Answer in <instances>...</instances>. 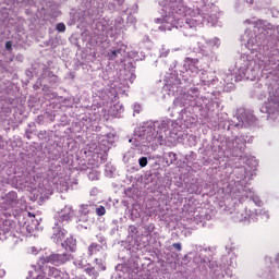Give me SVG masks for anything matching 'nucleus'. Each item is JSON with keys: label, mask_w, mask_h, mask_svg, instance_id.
I'll return each mask as SVG.
<instances>
[{"label": "nucleus", "mask_w": 279, "mask_h": 279, "mask_svg": "<svg viewBox=\"0 0 279 279\" xmlns=\"http://www.w3.org/2000/svg\"><path fill=\"white\" fill-rule=\"evenodd\" d=\"M201 9L193 11L184 0H162L159 2L161 17L154 20L159 32L180 29L183 36H194L199 25H216L219 21V8L203 0Z\"/></svg>", "instance_id": "f257e3e1"}, {"label": "nucleus", "mask_w": 279, "mask_h": 279, "mask_svg": "<svg viewBox=\"0 0 279 279\" xmlns=\"http://www.w3.org/2000/svg\"><path fill=\"white\" fill-rule=\"evenodd\" d=\"M243 25L246 27L244 35L242 36V43L244 47L255 53L254 56L243 54L240 58V75L235 76V80H256L259 73L263 71H274L278 69L276 64H269L268 68L259 66L257 60L260 53L266 58H269L274 52L271 48H265L267 44V34H271L274 25L265 20H245ZM259 66V68H258Z\"/></svg>", "instance_id": "f03ea898"}, {"label": "nucleus", "mask_w": 279, "mask_h": 279, "mask_svg": "<svg viewBox=\"0 0 279 279\" xmlns=\"http://www.w3.org/2000/svg\"><path fill=\"white\" fill-rule=\"evenodd\" d=\"M182 126L169 118L156 121L144 122L135 129L133 138L129 143H133L140 151H147L151 145H165L167 138H180L178 133Z\"/></svg>", "instance_id": "7ed1b4c3"}, {"label": "nucleus", "mask_w": 279, "mask_h": 279, "mask_svg": "<svg viewBox=\"0 0 279 279\" xmlns=\"http://www.w3.org/2000/svg\"><path fill=\"white\" fill-rule=\"evenodd\" d=\"M227 255L221 257V264L216 260H211L213 254H215L213 247L195 246L193 252H190L183 257L184 263L192 259L197 267L202 269L209 267L208 279H226V267H233L236 263V254L232 253V246H226Z\"/></svg>", "instance_id": "20e7f679"}, {"label": "nucleus", "mask_w": 279, "mask_h": 279, "mask_svg": "<svg viewBox=\"0 0 279 279\" xmlns=\"http://www.w3.org/2000/svg\"><path fill=\"white\" fill-rule=\"evenodd\" d=\"M208 99L204 101L199 97V88L192 87L187 92L183 93L181 96L177 97L173 101L175 108H183L181 110V120L185 126L191 128L197 121V112H202L204 104L210 112H215V107L219 108V101L211 100L207 102Z\"/></svg>", "instance_id": "39448f33"}, {"label": "nucleus", "mask_w": 279, "mask_h": 279, "mask_svg": "<svg viewBox=\"0 0 279 279\" xmlns=\"http://www.w3.org/2000/svg\"><path fill=\"white\" fill-rule=\"evenodd\" d=\"M73 257L69 253H51L50 255L41 256L37 266H32L28 270L26 279H62L64 274L56 267L66 265ZM50 265H56L49 266Z\"/></svg>", "instance_id": "423d86ee"}, {"label": "nucleus", "mask_w": 279, "mask_h": 279, "mask_svg": "<svg viewBox=\"0 0 279 279\" xmlns=\"http://www.w3.org/2000/svg\"><path fill=\"white\" fill-rule=\"evenodd\" d=\"M267 35L264 49H270L272 53L268 57L259 53L256 62L259 64L258 68L263 66L264 69H269V64H276L277 69H279V25L276 27L272 26L271 33Z\"/></svg>", "instance_id": "0eeeda50"}, {"label": "nucleus", "mask_w": 279, "mask_h": 279, "mask_svg": "<svg viewBox=\"0 0 279 279\" xmlns=\"http://www.w3.org/2000/svg\"><path fill=\"white\" fill-rule=\"evenodd\" d=\"M246 143H254V136L241 134L240 136L226 135L221 141L219 148L222 154L227 156H233L234 158L241 157V154L245 151Z\"/></svg>", "instance_id": "6e6552de"}, {"label": "nucleus", "mask_w": 279, "mask_h": 279, "mask_svg": "<svg viewBox=\"0 0 279 279\" xmlns=\"http://www.w3.org/2000/svg\"><path fill=\"white\" fill-rule=\"evenodd\" d=\"M267 88L268 100L262 106L260 112L268 114V120L276 121L279 112V81L270 83Z\"/></svg>", "instance_id": "1a4fd4ad"}, {"label": "nucleus", "mask_w": 279, "mask_h": 279, "mask_svg": "<svg viewBox=\"0 0 279 279\" xmlns=\"http://www.w3.org/2000/svg\"><path fill=\"white\" fill-rule=\"evenodd\" d=\"M134 80H136V74L132 72H128L125 74H120L119 81H116L113 83V89L112 90H106L107 96H104V101H113L117 99V93H120V95H123V93L128 92V88H130V84H134Z\"/></svg>", "instance_id": "9d476101"}, {"label": "nucleus", "mask_w": 279, "mask_h": 279, "mask_svg": "<svg viewBox=\"0 0 279 279\" xmlns=\"http://www.w3.org/2000/svg\"><path fill=\"white\" fill-rule=\"evenodd\" d=\"M197 85L207 90V93H210V95H215V90L216 93L222 92L223 81L219 80L217 72L204 71L199 74V83ZM208 89H211V92Z\"/></svg>", "instance_id": "9b49d317"}, {"label": "nucleus", "mask_w": 279, "mask_h": 279, "mask_svg": "<svg viewBox=\"0 0 279 279\" xmlns=\"http://www.w3.org/2000/svg\"><path fill=\"white\" fill-rule=\"evenodd\" d=\"M256 121L257 119L254 113L243 110L239 111L232 120L228 121L225 124V129L227 128V132H230L234 130V128L238 130H240V128H252V125H256Z\"/></svg>", "instance_id": "f8f14e48"}, {"label": "nucleus", "mask_w": 279, "mask_h": 279, "mask_svg": "<svg viewBox=\"0 0 279 279\" xmlns=\"http://www.w3.org/2000/svg\"><path fill=\"white\" fill-rule=\"evenodd\" d=\"M247 178V169L245 167H238L234 168L232 173L230 174V180L228 182V189L231 197H234V193L241 189H247L248 186L246 184Z\"/></svg>", "instance_id": "ddd939ff"}, {"label": "nucleus", "mask_w": 279, "mask_h": 279, "mask_svg": "<svg viewBox=\"0 0 279 279\" xmlns=\"http://www.w3.org/2000/svg\"><path fill=\"white\" fill-rule=\"evenodd\" d=\"M117 23L121 25V19L116 20L114 24L106 20L97 22L93 31L94 36L97 38L96 43H101L102 40H106L108 36H112V32H117L119 29Z\"/></svg>", "instance_id": "4468645a"}, {"label": "nucleus", "mask_w": 279, "mask_h": 279, "mask_svg": "<svg viewBox=\"0 0 279 279\" xmlns=\"http://www.w3.org/2000/svg\"><path fill=\"white\" fill-rule=\"evenodd\" d=\"M180 88H182V81H180V76L175 74V70L167 73L165 76L163 90H168V95L175 96L180 93Z\"/></svg>", "instance_id": "2eb2a0df"}, {"label": "nucleus", "mask_w": 279, "mask_h": 279, "mask_svg": "<svg viewBox=\"0 0 279 279\" xmlns=\"http://www.w3.org/2000/svg\"><path fill=\"white\" fill-rule=\"evenodd\" d=\"M232 199H238L240 204H243L245 199H252L256 206H263V201L250 186H240V189L234 193V196H232Z\"/></svg>", "instance_id": "dca6fc26"}, {"label": "nucleus", "mask_w": 279, "mask_h": 279, "mask_svg": "<svg viewBox=\"0 0 279 279\" xmlns=\"http://www.w3.org/2000/svg\"><path fill=\"white\" fill-rule=\"evenodd\" d=\"M16 3H19V0H0V20L1 21H3L4 19H8V14L16 10ZM33 3H34L33 0L22 1V5H32Z\"/></svg>", "instance_id": "f3484780"}, {"label": "nucleus", "mask_w": 279, "mask_h": 279, "mask_svg": "<svg viewBox=\"0 0 279 279\" xmlns=\"http://www.w3.org/2000/svg\"><path fill=\"white\" fill-rule=\"evenodd\" d=\"M241 68H239L238 73L234 75L232 71H228L222 76V84L223 87H221L222 93H231V90H234V82H242V80H250L251 82H254L252 78H241L236 81V77L241 75Z\"/></svg>", "instance_id": "a211bd4d"}, {"label": "nucleus", "mask_w": 279, "mask_h": 279, "mask_svg": "<svg viewBox=\"0 0 279 279\" xmlns=\"http://www.w3.org/2000/svg\"><path fill=\"white\" fill-rule=\"evenodd\" d=\"M19 204V194L11 191L0 197V208L2 210H13Z\"/></svg>", "instance_id": "6ab92c4d"}, {"label": "nucleus", "mask_w": 279, "mask_h": 279, "mask_svg": "<svg viewBox=\"0 0 279 279\" xmlns=\"http://www.w3.org/2000/svg\"><path fill=\"white\" fill-rule=\"evenodd\" d=\"M231 218L235 222L250 223L252 220V209H247V207H243V205H239L234 213L231 211Z\"/></svg>", "instance_id": "aec40b11"}, {"label": "nucleus", "mask_w": 279, "mask_h": 279, "mask_svg": "<svg viewBox=\"0 0 279 279\" xmlns=\"http://www.w3.org/2000/svg\"><path fill=\"white\" fill-rule=\"evenodd\" d=\"M74 215L75 213L73 211V207L66 205L64 208L58 211L54 223L66 226V223L73 219Z\"/></svg>", "instance_id": "412c9836"}, {"label": "nucleus", "mask_w": 279, "mask_h": 279, "mask_svg": "<svg viewBox=\"0 0 279 279\" xmlns=\"http://www.w3.org/2000/svg\"><path fill=\"white\" fill-rule=\"evenodd\" d=\"M41 69L43 73L39 77L40 86H47V84H49L50 86H56V84H58V76L45 66H43Z\"/></svg>", "instance_id": "4be33fe9"}, {"label": "nucleus", "mask_w": 279, "mask_h": 279, "mask_svg": "<svg viewBox=\"0 0 279 279\" xmlns=\"http://www.w3.org/2000/svg\"><path fill=\"white\" fill-rule=\"evenodd\" d=\"M95 213V205L93 204H83L80 206L77 221L81 223H88L90 215Z\"/></svg>", "instance_id": "5701e85b"}, {"label": "nucleus", "mask_w": 279, "mask_h": 279, "mask_svg": "<svg viewBox=\"0 0 279 279\" xmlns=\"http://www.w3.org/2000/svg\"><path fill=\"white\" fill-rule=\"evenodd\" d=\"M63 226L64 225H60V222H54L51 235L53 243H62V241H64V236H66V230L63 228Z\"/></svg>", "instance_id": "b1692460"}, {"label": "nucleus", "mask_w": 279, "mask_h": 279, "mask_svg": "<svg viewBox=\"0 0 279 279\" xmlns=\"http://www.w3.org/2000/svg\"><path fill=\"white\" fill-rule=\"evenodd\" d=\"M12 236V223L10 220L0 219V241H5Z\"/></svg>", "instance_id": "393cba45"}, {"label": "nucleus", "mask_w": 279, "mask_h": 279, "mask_svg": "<svg viewBox=\"0 0 279 279\" xmlns=\"http://www.w3.org/2000/svg\"><path fill=\"white\" fill-rule=\"evenodd\" d=\"M129 279H149V274L141 275V268L138 264H133L126 270Z\"/></svg>", "instance_id": "a878e982"}, {"label": "nucleus", "mask_w": 279, "mask_h": 279, "mask_svg": "<svg viewBox=\"0 0 279 279\" xmlns=\"http://www.w3.org/2000/svg\"><path fill=\"white\" fill-rule=\"evenodd\" d=\"M109 60L113 62H123L125 58V47H118L108 52Z\"/></svg>", "instance_id": "bb28decb"}, {"label": "nucleus", "mask_w": 279, "mask_h": 279, "mask_svg": "<svg viewBox=\"0 0 279 279\" xmlns=\"http://www.w3.org/2000/svg\"><path fill=\"white\" fill-rule=\"evenodd\" d=\"M251 211L252 221H258V219L267 221L269 219V210L267 209H251Z\"/></svg>", "instance_id": "cd10ccee"}, {"label": "nucleus", "mask_w": 279, "mask_h": 279, "mask_svg": "<svg viewBox=\"0 0 279 279\" xmlns=\"http://www.w3.org/2000/svg\"><path fill=\"white\" fill-rule=\"evenodd\" d=\"M203 43H206V45H208V47H210L211 49H219V47H221V39H219L218 37H214L209 40H206L204 37H202L198 41V47L201 51Z\"/></svg>", "instance_id": "c85d7f7f"}, {"label": "nucleus", "mask_w": 279, "mask_h": 279, "mask_svg": "<svg viewBox=\"0 0 279 279\" xmlns=\"http://www.w3.org/2000/svg\"><path fill=\"white\" fill-rule=\"evenodd\" d=\"M199 60L197 59H192V58H186L183 64V70H180L181 73H189V71H197V68L195 64H197Z\"/></svg>", "instance_id": "c756f323"}, {"label": "nucleus", "mask_w": 279, "mask_h": 279, "mask_svg": "<svg viewBox=\"0 0 279 279\" xmlns=\"http://www.w3.org/2000/svg\"><path fill=\"white\" fill-rule=\"evenodd\" d=\"M104 3L108 7V10L117 12V10H120L121 5L125 3V0H104Z\"/></svg>", "instance_id": "7c9ffc66"}, {"label": "nucleus", "mask_w": 279, "mask_h": 279, "mask_svg": "<svg viewBox=\"0 0 279 279\" xmlns=\"http://www.w3.org/2000/svg\"><path fill=\"white\" fill-rule=\"evenodd\" d=\"M124 110L125 109L123 107V104L117 102L110 107L109 114H111V117H114L116 119H120L121 113L124 112Z\"/></svg>", "instance_id": "2f4dec72"}, {"label": "nucleus", "mask_w": 279, "mask_h": 279, "mask_svg": "<svg viewBox=\"0 0 279 279\" xmlns=\"http://www.w3.org/2000/svg\"><path fill=\"white\" fill-rule=\"evenodd\" d=\"M62 247L65 250H69V252H75V248L77 247V242L73 236L66 238L65 241L61 242Z\"/></svg>", "instance_id": "473e14b6"}, {"label": "nucleus", "mask_w": 279, "mask_h": 279, "mask_svg": "<svg viewBox=\"0 0 279 279\" xmlns=\"http://www.w3.org/2000/svg\"><path fill=\"white\" fill-rule=\"evenodd\" d=\"M101 250V245L97 244V242H92L87 247V256H96V254H99Z\"/></svg>", "instance_id": "72a5a7b5"}, {"label": "nucleus", "mask_w": 279, "mask_h": 279, "mask_svg": "<svg viewBox=\"0 0 279 279\" xmlns=\"http://www.w3.org/2000/svg\"><path fill=\"white\" fill-rule=\"evenodd\" d=\"M213 219V216L210 214H205V215H196L194 217V222L197 223V226L204 227V223L206 221H210Z\"/></svg>", "instance_id": "f704fd0d"}, {"label": "nucleus", "mask_w": 279, "mask_h": 279, "mask_svg": "<svg viewBox=\"0 0 279 279\" xmlns=\"http://www.w3.org/2000/svg\"><path fill=\"white\" fill-rule=\"evenodd\" d=\"M263 90V83L257 82L254 85V93L255 95H257L258 99H265V97H267V94H265V92H260Z\"/></svg>", "instance_id": "c9c22d12"}, {"label": "nucleus", "mask_w": 279, "mask_h": 279, "mask_svg": "<svg viewBox=\"0 0 279 279\" xmlns=\"http://www.w3.org/2000/svg\"><path fill=\"white\" fill-rule=\"evenodd\" d=\"M128 269L129 267L124 264H118L116 266V271H118L119 278H122V276H125V274H128Z\"/></svg>", "instance_id": "e433bc0d"}, {"label": "nucleus", "mask_w": 279, "mask_h": 279, "mask_svg": "<svg viewBox=\"0 0 279 279\" xmlns=\"http://www.w3.org/2000/svg\"><path fill=\"white\" fill-rule=\"evenodd\" d=\"M84 271H85V274H87V276H90L92 278H97V276H98L97 269H95V267L90 266V264L85 266Z\"/></svg>", "instance_id": "4c0bfd02"}, {"label": "nucleus", "mask_w": 279, "mask_h": 279, "mask_svg": "<svg viewBox=\"0 0 279 279\" xmlns=\"http://www.w3.org/2000/svg\"><path fill=\"white\" fill-rule=\"evenodd\" d=\"M134 160V149L126 151L123 156V162L130 165Z\"/></svg>", "instance_id": "58836bf2"}, {"label": "nucleus", "mask_w": 279, "mask_h": 279, "mask_svg": "<svg viewBox=\"0 0 279 279\" xmlns=\"http://www.w3.org/2000/svg\"><path fill=\"white\" fill-rule=\"evenodd\" d=\"M114 166H112L111 163H106L105 165V175L107 178H112V175H114Z\"/></svg>", "instance_id": "ea45409f"}, {"label": "nucleus", "mask_w": 279, "mask_h": 279, "mask_svg": "<svg viewBox=\"0 0 279 279\" xmlns=\"http://www.w3.org/2000/svg\"><path fill=\"white\" fill-rule=\"evenodd\" d=\"M234 10L238 13L245 11V2H241V0H236L234 3Z\"/></svg>", "instance_id": "a19ab883"}, {"label": "nucleus", "mask_w": 279, "mask_h": 279, "mask_svg": "<svg viewBox=\"0 0 279 279\" xmlns=\"http://www.w3.org/2000/svg\"><path fill=\"white\" fill-rule=\"evenodd\" d=\"M189 193L197 194L199 193V184L197 182H192L187 187Z\"/></svg>", "instance_id": "79ce46f5"}, {"label": "nucleus", "mask_w": 279, "mask_h": 279, "mask_svg": "<svg viewBox=\"0 0 279 279\" xmlns=\"http://www.w3.org/2000/svg\"><path fill=\"white\" fill-rule=\"evenodd\" d=\"M170 51L171 50L169 49V47L162 45L159 48V58H167V56H169Z\"/></svg>", "instance_id": "37998d69"}, {"label": "nucleus", "mask_w": 279, "mask_h": 279, "mask_svg": "<svg viewBox=\"0 0 279 279\" xmlns=\"http://www.w3.org/2000/svg\"><path fill=\"white\" fill-rule=\"evenodd\" d=\"M141 218V213L138 211V209L136 208H132L130 210V219H132V221H136V219Z\"/></svg>", "instance_id": "c03bdc74"}, {"label": "nucleus", "mask_w": 279, "mask_h": 279, "mask_svg": "<svg viewBox=\"0 0 279 279\" xmlns=\"http://www.w3.org/2000/svg\"><path fill=\"white\" fill-rule=\"evenodd\" d=\"M149 160H151V157L147 158V157H140L137 162L141 167V169H145V167H147Z\"/></svg>", "instance_id": "a18cd8bd"}, {"label": "nucleus", "mask_w": 279, "mask_h": 279, "mask_svg": "<svg viewBox=\"0 0 279 279\" xmlns=\"http://www.w3.org/2000/svg\"><path fill=\"white\" fill-rule=\"evenodd\" d=\"M94 206H95L94 213L96 211V215L98 217H104V215H106V207H104L101 205H99V206L94 205Z\"/></svg>", "instance_id": "49530a36"}, {"label": "nucleus", "mask_w": 279, "mask_h": 279, "mask_svg": "<svg viewBox=\"0 0 279 279\" xmlns=\"http://www.w3.org/2000/svg\"><path fill=\"white\" fill-rule=\"evenodd\" d=\"M195 153L194 151H190V154L185 155V162L186 165H193V162H195Z\"/></svg>", "instance_id": "de8ad7c7"}, {"label": "nucleus", "mask_w": 279, "mask_h": 279, "mask_svg": "<svg viewBox=\"0 0 279 279\" xmlns=\"http://www.w3.org/2000/svg\"><path fill=\"white\" fill-rule=\"evenodd\" d=\"M128 232H129V236L134 239V236H136V234H138V228H136V226L131 225V226H129Z\"/></svg>", "instance_id": "09e8293b"}, {"label": "nucleus", "mask_w": 279, "mask_h": 279, "mask_svg": "<svg viewBox=\"0 0 279 279\" xmlns=\"http://www.w3.org/2000/svg\"><path fill=\"white\" fill-rule=\"evenodd\" d=\"M95 263H96L99 271H106V262L104 259L96 258Z\"/></svg>", "instance_id": "8fccbe9b"}, {"label": "nucleus", "mask_w": 279, "mask_h": 279, "mask_svg": "<svg viewBox=\"0 0 279 279\" xmlns=\"http://www.w3.org/2000/svg\"><path fill=\"white\" fill-rule=\"evenodd\" d=\"M87 178L92 181L99 180V172H97V170H90L87 174Z\"/></svg>", "instance_id": "3c124183"}, {"label": "nucleus", "mask_w": 279, "mask_h": 279, "mask_svg": "<svg viewBox=\"0 0 279 279\" xmlns=\"http://www.w3.org/2000/svg\"><path fill=\"white\" fill-rule=\"evenodd\" d=\"M175 160H178V155L173 151L168 153V165H173V162H175Z\"/></svg>", "instance_id": "603ef678"}, {"label": "nucleus", "mask_w": 279, "mask_h": 279, "mask_svg": "<svg viewBox=\"0 0 279 279\" xmlns=\"http://www.w3.org/2000/svg\"><path fill=\"white\" fill-rule=\"evenodd\" d=\"M96 239L99 243L98 245H101V248L106 247L107 245L106 236H104L102 234H98L96 235Z\"/></svg>", "instance_id": "864d4df0"}, {"label": "nucleus", "mask_w": 279, "mask_h": 279, "mask_svg": "<svg viewBox=\"0 0 279 279\" xmlns=\"http://www.w3.org/2000/svg\"><path fill=\"white\" fill-rule=\"evenodd\" d=\"M26 231L28 232V234L34 233V230H36V228H38V220H36L33 226L29 225H25Z\"/></svg>", "instance_id": "5fc2aeb1"}, {"label": "nucleus", "mask_w": 279, "mask_h": 279, "mask_svg": "<svg viewBox=\"0 0 279 279\" xmlns=\"http://www.w3.org/2000/svg\"><path fill=\"white\" fill-rule=\"evenodd\" d=\"M56 29L57 32H59L60 34H64L66 32V25L64 23H58L56 25Z\"/></svg>", "instance_id": "6e6d98bb"}, {"label": "nucleus", "mask_w": 279, "mask_h": 279, "mask_svg": "<svg viewBox=\"0 0 279 279\" xmlns=\"http://www.w3.org/2000/svg\"><path fill=\"white\" fill-rule=\"evenodd\" d=\"M143 110V107H141V105L140 104H135L134 106H133V112H134V114H141V111Z\"/></svg>", "instance_id": "4d7b16f0"}, {"label": "nucleus", "mask_w": 279, "mask_h": 279, "mask_svg": "<svg viewBox=\"0 0 279 279\" xmlns=\"http://www.w3.org/2000/svg\"><path fill=\"white\" fill-rule=\"evenodd\" d=\"M226 276H227V278H230V279H239V277H236V275L232 274V270H230V269L226 270Z\"/></svg>", "instance_id": "13d9d810"}, {"label": "nucleus", "mask_w": 279, "mask_h": 279, "mask_svg": "<svg viewBox=\"0 0 279 279\" xmlns=\"http://www.w3.org/2000/svg\"><path fill=\"white\" fill-rule=\"evenodd\" d=\"M155 229L156 227L154 226V223L146 226L147 234H151Z\"/></svg>", "instance_id": "bf43d9fd"}, {"label": "nucleus", "mask_w": 279, "mask_h": 279, "mask_svg": "<svg viewBox=\"0 0 279 279\" xmlns=\"http://www.w3.org/2000/svg\"><path fill=\"white\" fill-rule=\"evenodd\" d=\"M172 247H174V250L177 252H182V243L178 242V243H173Z\"/></svg>", "instance_id": "052dcab7"}, {"label": "nucleus", "mask_w": 279, "mask_h": 279, "mask_svg": "<svg viewBox=\"0 0 279 279\" xmlns=\"http://www.w3.org/2000/svg\"><path fill=\"white\" fill-rule=\"evenodd\" d=\"M263 278H266V279H274V274L272 272H264L263 274Z\"/></svg>", "instance_id": "680f3d73"}, {"label": "nucleus", "mask_w": 279, "mask_h": 279, "mask_svg": "<svg viewBox=\"0 0 279 279\" xmlns=\"http://www.w3.org/2000/svg\"><path fill=\"white\" fill-rule=\"evenodd\" d=\"M128 23H132L134 25V23H136V17H134L133 15H129Z\"/></svg>", "instance_id": "e2e57ef3"}, {"label": "nucleus", "mask_w": 279, "mask_h": 279, "mask_svg": "<svg viewBox=\"0 0 279 279\" xmlns=\"http://www.w3.org/2000/svg\"><path fill=\"white\" fill-rule=\"evenodd\" d=\"M15 60L17 62H23V60H25V57H23V54L19 53V54H16Z\"/></svg>", "instance_id": "0e129e2a"}, {"label": "nucleus", "mask_w": 279, "mask_h": 279, "mask_svg": "<svg viewBox=\"0 0 279 279\" xmlns=\"http://www.w3.org/2000/svg\"><path fill=\"white\" fill-rule=\"evenodd\" d=\"M5 49H7V51H12V41L5 43Z\"/></svg>", "instance_id": "69168bd1"}, {"label": "nucleus", "mask_w": 279, "mask_h": 279, "mask_svg": "<svg viewBox=\"0 0 279 279\" xmlns=\"http://www.w3.org/2000/svg\"><path fill=\"white\" fill-rule=\"evenodd\" d=\"M271 14H272V16H274L275 19H278V16H279V11H278L277 9H272V10H271Z\"/></svg>", "instance_id": "338daca9"}, {"label": "nucleus", "mask_w": 279, "mask_h": 279, "mask_svg": "<svg viewBox=\"0 0 279 279\" xmlns=\"http://www.w3.org/2000/svg\"><path fill=\"white\" fill-rule=\"evenodd\" d=\"M102 143H108L107 149H110V147H112V141L111 140H104Z\"/></svg>", "instance_id": "774afa93"}]
</instances>
